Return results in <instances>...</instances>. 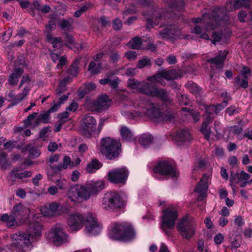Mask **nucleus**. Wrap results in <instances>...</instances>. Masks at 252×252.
Here are the masks:
<instances>
[{"label": "nucleus", "mask_w": 252, "mask_h": 252, "mask_svg": "<svg viewBox=\"0 0 252 252\" xmlns=\"http://www.w3.org/2000/svg\"><path fill=\"white\" fill-rule=\"evenodd\" d=\"M250 0H234L226 3L224 7L215 8L211 16L209 13L203 14L202 18H194L192 22L196 24L191 30L192 33L199 35L202 39H209L208 32L214 30L218 25L223 23L226 24L228 20L227 12L242 7H249Z\"/></svg>", "instance_id": "obj_1"}, {"label": "nucleus", "mask_w": 252, "mask_h": 252, "mask_svg": "<svg viewBox=\"0 0 252 252\" xmlns=\"http://www.w3.org/2000/svg\"><path fill=\"white\" fill-rule=\"evenodd\" d=\"M121 114L128 120L148 118L155 123L171 120L172 115L161 112L158 106L148 100L142 99L135 101L126 100L123 104Z\"/></svg>", "instance_id": "obj_2"}, {"label": "nucleus", "mask_w": 252, "mask_h": 252, "mask_svg": "<svg viewBox=\"0 0 252 252\" xmlns=\"http://www.w3.org/2000/svg\"><path fill=\"white\" fill-rule=\"evenodd\" d=\"M32 215L29 208L23 207L21 204H17V220L20 223L30 225V233L23 232L17 236V252H26L31 250L32 244L38 241L42 234V224L38 220L31 222L29 220Z\"/></svg>", "instance_id": "obj_3"}, {"label": "nucleus", "mask_w": 252, "mask_h": 252, "mask_svg": "<svg viewBox=\"0 0 252 252\" xmlns=\"http://www.w3.org/2000/svg\"><path fill=\"white\" fill-rule=\"evenodd\" d=\"M104 187V182L102 180L91 181L86 186L75 184L69 187L66 195L70 200L74 203L78 202L79 199L86 201Z\"/></svg>", "instance_id": "obj_4"}, {"label": "nucleus", "mask_w": 252, "mask_h": 252, "mask_svg": "<svg viewBox=\"0 0 252 252\" xmlns=\"http://www.w3.org/2000/svg\"><path fill=\"white\" fill-rule=\"evenodd\" d=\"M108 235L112 239L126 241L134 239L136 232L132 225L128 222L113 223L109 227Z\"/></svg>", "instance_id": "obj_5"}, {"label": "nucleus", "mask_w": 252, "mask_h": 252, "mask_svg": "<svg viewBox=\"0 0 252 252\" xmlns=\"http://www.w3.org/2000/svg\"><path fill=\"white\" fill-rule=\"evenodd\" d=\"M121 146L119 141L107 137L100 141L99 152L107 159L113 160L119 157Z\"/></svg>", "instance_id": "obj_6"}, {"label": "nucleus", "mask_w": 252, "mask_h": 252, "mask_svg": "<svg viewBox=\"0 0 252 252\" xmlns=\"http://www.w3.org/2000/svg\"><path fill=\"white\" fill-rule=\"evenodd\" d=\"M124 205V201L122 194L117 191H110L106 193L101 202V208L106 211L114 212L122 208Z\"/></svg>", "instance_id": "obj_7"}, {"label": "nucleus", "mask_w": 252, "mask_h": 252, "mask_svg": "<svg viewBox=\"0 0 252 252\" xmlns=\"http://www.w3.org/2000/svg\"><path fill=\"white\" fill-rule=\"evenodd\" d=\"M141 82L139 92L149 96L158 97L167 104L172 103L169 93L164 89H158L153 82Z\"/></svg>", "instance_id": "obj_8"}, {"label": "nucleus", "mask_w": 252, "mask_h": 252, "mask_svg": "<svg viewBox=\"0 0 252 252\" xmlns=\"http://www.w3.org/2000/svg\"><path fill=\"white\" fill-rule=\"evenodd\" d=\"M177 227L184 239L189 240L195 234V222L194 219L190 216H186L180 220Z\"/></svg>", "instance_id": "obj_9"}, {"label": "nucleus", "mask_w": 252, "mask_h": 252, "mask_svg": "<svg viewBox=\"0 0 252 252\" xmlns=\"http://www.w3.org/2000/svg\"><path fill=\"white\" fill-rule=\"evenodd\" d=\"M48 238L56 246H60L69 241L68 236L64 232L63 227L61 224H57L51 227Z\"/></svg>", "instance_id": "obj_10"}, {"label": "nucleus", "mask_w": 252, "mask_h": 252, "mask_svg": "<svg viewBox=\"0 0 252 252\" xmlns=\"http://www.w3.org/2000/svg\"><path fill=\"white\" fill-rule=\"evenodd\" d=\"M84 231L89 236H97L102 230V226L98 221L96 215L93 213H88L85 223Z\"/></svg>", "instance_id": "obj_11"}, {"label": "nucleus", "mask_w": 252, "mask_h": 252, "mask_svg": "<svg viewBox=\"0 0 252 252\" xmlns=\"http://www.w3.org/2000/svg\"><path fill=\"white\" fill-rule=\"evenodd\" d=\"M162 220L161 227L166 235L170 234V231L166 228L172 229L174 228L175 221L178 218L177 211L173 208H167L163 211Z\"/></svg>", "instance_id": "obj_12"}, {"label": "nucleus", "mask_w": 252, "mask_h": 252, "mask_svg": "<svg viewBox=\"0 0 252 252\" xmlns=\"http://www.w3.org/2000/svg\"><path fill=\"white\" fill-rule=\"evenodd\" d=\"M88 216V213L81 214L73 212L68 214L66 219V223L71 230L78 231L83 228Z\"/></svg>", "instance_id": "obj_13"}, {"label": "nucleus", "mask_w": 252, "mask_h": 252, "mask_svg": "<svg viewBox=\"0 0 252 252\" xmlns=\"http://www.w3.org/2000/svg\"><path fill=\"white\" fill-rule=\"evenodd\" d=\"M50 113L48 111L45 113L39 114L37 117V113H32L24 121V125L26 127L31 126L32 128H34L38 126L41 123L47 124L50 121Z\"/></svg>", "instance_id": "obj_14"}, {"label": "nucleus", "mask_w": 252, "mask_h": 252, "mask_svg": "<svg viewBox=\"0 0 252 252\" xmlns=\"http://www.w3.org/2000/svg\"><path fill=\"white\" fill-rule=\"evenodd\" d=\"M128 174L129 172L125 167L114 168L108 171V180L114 184H125Z\"/></svg>", "instance_id": "obj_15"}, {"label": "nucleus", "mask_w": 252, "mask_h": 252, "mask_svg": "<svg viewBox=\"0 0 252 252\" xmlns=\"http://www.w3.org/2000/svg\"><path fill=\"white\" fill-rule=\"evenodd\" d=\"M111 104L108 95L102 94L95 100L86 103L87 108L91 111L101 112L108 109Z\"/></svg>", "instance_id": "obj_16"}, {"label": "nucleus", "mask_w": 252, "mask_h": 252, "mask_svg": "<svg viewBox=\"0 0 252 252\" xmlns=\"http://www.w3.org/2000/svg\"><path fill=\"white\" fill-rule=\"evenodd\" d=\"M182 76L181 72L179 70L172 69L167 71H162L153 76L148 78L149 82L158 83L161 84L163 79L167 81L178 79Z\"/></svg>", "instance_id": "obj_17"}, {"label": "nucleus", "mask_w": 252, "mask_h": 252, "mask_svg": "<svg viewBox=\"0 0 252 252\" xmlns=\"http://www.w3.org/2000/svg\"><path fill=\"white\" fill-rule=\"evenodd\" d=\"M154 171L156 174L170 177H175L177 174L176 169L170 162L166 160L159 162L154 167Z\"/></svg>", "instance_id": "obj_18"}, {"label": "nucleus", "mask_w": 252, "mask_h": 252, "mask_svg": "<svg viewBox=\"0 0 252 252\" xmlns=\"http://www.w3.org/2000/svg\"><path fill=\"white\" fill-rule=\"evenodd\" d=\"M96 121L92 116L86 115L83 119L81 133L87 137H90L95 132Z\"/></svg>", "instance_id": "obj_19"}, {"label": "nucleus", "mask_w": 252, "mask_h": 252, "mask_svg": "<svg viewBox=\"0 0 252 252\" xmlns=\"http://www.w3.org/2000/svg\"><path fill=\"white\" fill-rule=\"evenodd\" d=\"M250 177V175L243 170L236 173L235 175L232 173L230 177V185L234 191L235 185H234V182L236 179L237 180V183H240L241 187H244L250 183L249 180Z\"/></svg>", "instance_id": "obj_20"}, {"label": "nucleus", "mask_w": 252, "mask_h": 252, "mask_svg": "<svg viewBox=\"0 0 252 252\" xmlns=\"http://www.w3.org/2000/svg\"><path fill=\"white\" fill-rule=\"evenodd\" d=\"M179 30L174 25H165L158 33V37L165 39H174L179 35Z\"/></svg>", "instance_id": "obj_21"}, {"label": "nucleus", "mask_w": 252, "mask_h": 252, "mask_svg": "<svg viewBox=\"0 0 252 252\" xmlns=\"http://www.w3.org/2000/svg\"><path fill=\"white\" fill-rule=\"evenodd\" d=\"M173 140L177 145L181 146L189 143L191 140V137L188 130H181L173 136Z\"/></svg>", "instance_id": "obj_22"}, {"label": "nucleus", "mask_w": 252, "mask_h": 252, "mask_svg": "<svg viewBox=\"0 0 252 252\" xmlns=\"http://www.w3.org/2000/svg\"><path fill=\"white\" fill-rule=\"evenodd\" d=\"M209 176L207 174L203 175L202 178L200 180V182L196 185L195 188V191L199 195L198 199L201 200L204 198L208 188V180Z\"/></svg>", "instance_id": "obj_23"}, {"label": "nucleus", "mask_w": 252, "mask_h": 252, "mask_svg": "<svg viewBox=\"0 0 252 252\" xmlns=\"http://www.w3.org/2000/svg\"><path fill=\"white\" fill-rule=\"evenodd\" d=\"M227 54L228 52L226 50L220 51L215 58L208 60V62L211 64V67L214 65L218 68H222Z\"/></svg>", "instance_id": "obj_24"}, {"label": "nucleus", "mask_w": 252, "mask_h": 252, "mask_svg": "<svg viewBox=\"0 0 252 252\" xmlns=\"http://www.w3.org/2000/svg\"><path fill=\"white\" fill-rule=\"evenodd\" d=\"M75 166L74 161H71L69 157L65 156L63 158V164L58 165H51V168L54 170L55 172H60L63 169H66L67 168H73Z\"/></svg>", "instance_id": "obj_25"}, {"label": "nucleus", "mask_w": 252, "mask_h": 252, "mask_svg": "<svg viewBox=\"0 0 252 252\" xmlns=\"http://www.w3.org/2000/svg\"><path fill=\"white\" fill-rule=\"evenodd\" d=\"M119 82L118 77L112 75H108L105 78L99 80L100 84L102 85L109 84L111 88L114 89L118 88Z\"/></svg>", "instance_id": "obj_26"}, {"label": "nucleus", "mask_w": 252, "mask_h": 252, "mask_svg": "<svg viewBox=\"0 0 252 252\" xmlns=\"http://www.w3.org/2000/svg\"><path fill=\"white\" fill-rule=\"evenodd\" d=\"M153 140V137L149 133H144L139 137L140 144L145 148L149 147L152 143Z\"/></svg>", "instance_id": "obj_27"}, {"label": "nucleus", "mask_w": 252, "mask_h": 252, "mask_svg": "<svg viewBox=\"0 0 252 252\" xmlns=\"http://www.w3.org/2000/svg\"><path fill=\"white\" fill-rule=\"evenodd\" d=\"M66 45L74 51H80L83 48L82 44H76L74 43L73 38L70 34H66Z\"/></svg>", "instance_id": "obj_28"}, {"label": "nucleus", "mask_w": 252, "mask_h": 252, "mask_svg": "<svg viewBox=\"0 0 252 252\" xmlns=\"http://www.w3.org/2000/svg\"><path fill=\"white\" fill-rule=\"evenodd\" d=\"M121 137L123 140L131 141L134 139L132 132L126 126L122 127L120 129Z\"/></svg>", "instance_id": "obj_29"}, {"label": "nucleus", "mask_w": 252, "mask_h": 252, "mask_svg": "<svg viewBox=\"0 0 252 252\" xmlns=\"http://www.w3.org/2000/svg\"><path fill=\"white\" fill-rule=\"evenodd\" d=\"M211 123H212L211 118H210L209 120H205L202 123L201 128V132L204 135L205 138L207 140L209 139L211 135V130L210 127L208 126L209 124Z\"/></svg>", "instance_id": "obj_30"}, {"label": "nucleus", "mask_w": 252, "mask_h": 252, "mask_svg": "<svg viewBox=\"0 0 252 252\" xmlns=\"http://www.w3.org/2000/svg\"><path fill=\"white\" fill-rule=\"evenodd\" d=\"M102 166V164L97 159H93L89 163L86 170L89 173H94Z\"/></svg>", "instance_id": "obj_31"}, {"label": "nucleus", "mask_w": 252, "mask_h": 252, "mask_svg": "<svg viewBox=\"0 0 252 252\" xmlns=\"http://www.w3.org/2000/svg\"><path fill=\"white\" fill-rule=\"evenodd\" d=\"M164 1L168 4L170 7L177 10H182L185 4L183 0H164Z\"/></svg>", "instance_id": "obj_32"}, {"label": "nucleus", "mask_w": 252, "mask_h": 252, "mask_svg": "<svg viewBox=\"0 0 252 252\" xmlns=\"http://www.w3.org/2000/svg\"><path fill=\"white\" fill-rule=\"evenodd\" d=\"M206 113L204 117L206 120H209L211 118V122L213 121V118L218 114L217 110L215 105H210L205 107Z\"/></svg>", "instance_id": "obj_33"}, {"label": "nucleus", "mask_w": 252, "mask_h": 252, "mask_svg": "<svg viewBox=\"0 0 252 252\" xmlns=\"http://www.w3.org/2000/svg\"><path fill=\"white\" fill-rule=\"evenodd\" d=\"M18 63V65L19 66H21V67L17 68V77L18 75H21L23 72V67H25L27 66L28 61L26 59V57L24 56H22L18 58L17 61V63Z\"/></svg>", "instance_id": "obj_34"}, {"label": "nucleus", "mask_w": 252, "mask_h": 252, "mask_svg": "<svg viewBox=\"0 0 252 252\" xmlns=\"http://www.w3.org/2000/svg\"><path fill=\"white\" fill-rule=\"evenodd\" d=\"M0 220L1 221L6 222V225L10 227L14 225L15 217L14 215H8L7 214H3L0 217Z\"/></svg>", "instance_id": "obj_35"}, {"label": "nucleus", "mask_w": 252, "mask_h": 252, "mask_svg": "<svg viewBox=\"0 0 252 252\" xmlns=\"http://www.w3.org/2000/svg\"><path fill=\"white\" fill-rule=\"evenodd\" d=\"M71 80V78L70 77H67L61 80L60 83L59 88L56 90V94L58 95H60L64 92L66 90L65 85L67 83H69Z\"/></svg>", "instance_id": "obj_36"}, {"label": "nucleus", "mask_w": 252, "mask_h": 252, "mask_svg": "<svg viewBox=\"0 0 252 252\" xmlns=\"http://www.w3.org/2000/svg\"><path fill=\"white\" fill-rule=\"evenodd\" d=\"M46 38L48 41H52L53 46L54 48H61L63 46L62 38L61 37H56L53 38L51 33H48L46 35Z\"/></svg>", "instance_id": "obj_37"}, {"label": "nucleus", "mask_w": 252, "mask_h": 252, "mask_svg": "<svg viewBox=\"0 0 252 252\" xmlns=\"http://www.w3.org/2000/svg\"><path fill=\"white\" fill-rule=\"evenodd\" d=\"M142 40L138 36L134 37L128 43V46L134 49H138L141 48Z\"/></svg>", "instance_id": "obj_38"}, {"label": "nucleus", "mask_w": 252, "mask_h": 252, "mask_svg": "<svg viewBox=\"0 0 252 252\" xmlns=\"http://www.w3.org/2000/svg\"><path fill=\"white\" fill-rule=\"evenodd\" d=\"M72 23L73 19L72 18L64 19L59 22V25L62 30H70L72 29Z\"/></svg>", "instance_id": "obj_39"}, {"label": "nucleus", "mask_w": 252, "mask_h": 252, "mask_svg": "<svg viewBox=\"0 0 252 252\" xmlns=\"http://www.w3.org/2000/svg\"><path fill=\"white\" fill-rule=\"evenodd\" d=\"M162 16L160 14H157L151 19H148L147 21V26L148 28H151L154 26H157L159 24V20H161Z\"/></svg>", "instance_id": "obj_40"}, {"label": "nucleus", "mask_w": 252, "mask_h": 252, "mask_svg": "<svg viewBox=\"0 0 252 252\" xmlns=\"http://www.w3.org/2000/svg\"><path fill=\"white\" fill-rule=\"evenodd\" d=\"M187 88L190 93L194 94H199L201 90L196 84L193 82H189L186 84Z\"/></svg>", "instance_id": "obj_41"}, {"label": "nucleus", "mask_w": 252, "mask_h": 252, "mask_svg": "<svg viewBox=\"0 0 252 252\" xmlns=\"http://www.w3.org/2000/svg\"><path fill=\"white\" fill-rule=\"evenodd\" d=\"M28 149L29 150L30 157L32 158H36L41 154V152L37 146H29Z\"/></svg>", "instance_id": "obj_42"}, {"label": "nucleus", "mask_w": 252, "mask_h": 252, "mask_svg": "<svg viewBox=\"0 0 252 252\" xmlns=\"http://www.w3.org/2000/svg\"><path fill=\"white\" fill-rule=\"evenodd\" d=\"M102 69L100 64L96 65L95 63L94 62H91L89 66V71L92 74H97Z\"/></svg>", "instance_id": "obj_43"}, {"label": "nucleus", "mask_w": 252, "mask_h": 252, "mask_svg": "<svg viewBox=\"0 0 252 252\" xmlns=\"http://www.w3.org/2000/svg\"><path fill=\"white\" fill-rule=\"evenodd\" d=\"M6 155L3 153L0 154V166L3 169H7L11 166V163L6 164Z\"/></svg>", "instance_id": "obj_44"}, {"label": "nucleus", "mask_w": 252, "mask_h": 252, "mask_svg": "<svg viewBox=\"0 0 252 252\" xmlns=\"http://www.w3.org/2000/svg\"><path fill=\"white\" fill-rule=\"evenodd\" d=\"M235 81L237 85H239L243 88H246L248 86L247 77H244V78L242 79L240 76H237L235 78Z\"/></svg>", "instance_id": "obj_45"}, {"label": "nucleus", "mask_w": 252, "mask_h": 252, "mask_svg": "<svg viewBox=\"0 0 252 252\" xmlns=\"http://www.w3.org/2000/svg\"><path fill=\"white\" fill-rule=\"evenodd\" d=\"M128 86L131 89H136L137 91H139V88L141 85V82H139L137 80L135 79H129L128 81Z\"/></svg>", "instance_id": "obj_46"}, {"label": "nucleus", "mask_w": 252, "mask_h": 252, "mask_svg": "<svg viewBox=\"0 0 252 252\" xmlns=\"http://www.w3.org/2000/svg\"><path fill=\"white\" fill-rule=\"evenodd\" d=\"M40 211L42 214L45 217H51L56 216L47 205L42 207Z\"/></svg>", "instance_id": "obj_47"}, {"label": "nucleus", "mask_w": 252, "mask_h": 252, "mask_svg": "<svg viewBox=\"0 0 252 252\" xmlns=\"http://www.w3.org/2000/svg\"><path fill=\"white\" fill-rule=\"evenodd\" d=\"M151 64L150 59L147 58H144L138 62L137 67L139 68H142L147 65H150Z\"/></svg>", "instance_id": "obj_48"}, {"label": "nucleus", "mask_w": 252, "mask_h": 252, "mask_svg": "<svg viewBox=\"0 0 252 252\" xmlns=\"http://www.w3.org/2000/svg\"><path fill=\"white\" fill-rule=\"evenodd\" d=\"M61 48H55V52H50V56L52 61L56 63V61L59 59L60 55L61 54L62 50L60 49Z\"/></svg>", "instance_id": "obj_49"}, {"label": "nucleus", "mask_w": 252, "mask_h": 252, "mask_svg": "<svg viewBox=\"0 0 252 252\" xmlns=\"http://www.w3.org/2000/svg\"><path fill=\"white\" fill-rule=\"evenodd\" d=\"M50 209L53 212V213L55 215H59V213H58V211L60 209V206L59 204L53 202L52 203L49 204V205H47Z\"/></svg>", "instance_id": "obj_50"}, {"label": "nucleus", "mask_w": 252, "mask_h": 252, "mask_svg": "<svg viewBox=\"0 0 252 252\" xmlns=\"http://www.w3.org/2000/svg\"><path fill=\"white\" fill-rule=\"evenodd\" d=\"M178 99L179 103L181 105H187L189 103V99L184 94H179L178 95Z\"/></svg>", "instance_id": "obj_51"}, {"label": "nucleus", "mask_w": 252, "mask_h": 252, "mask_svg": "<svg viewBox=\"0 0 252 252\" xmlns=\"http://www.w3.org/2000/svg\"><path fill=\"white\" fill-rule=\"evenodd\" d=\"M28 92V88L27 86L24 87L22 93H20L18 95V96L17 97V103L18 102L21 101V100L24 99L26 98Z\"/></svg>", "instance_id": "obj_52"}, {"label": "nucleus", "mask_w": 252, "mask_h": 252, "mask_svg": "<svg viewBox=\"0 0 252 252\" xmlns=\"http://www.w3.org/2000/svg\"><path fill=\"white\" fill-rule=\"evenodd\" d=\"M7 180L11 185H14L16 181V170L13 169L7 176Z\"/></svg>", "instance_id": "obj_53"}, {"label": "nucleus", "mask_w": 252, "mask_h": 252, "mask_svg": "<svg viewBox=\"0 0 252 252\" xmlns=\"http://www.w3.org/2000/svg\"><path fill=\"white\" fill-rule=\"evenodd\" d=\"M40 8H41V5H40L39 1L37 0H35L33 2L32 4H31L29 7V9L31 10L30 11V12L32 13L33 12V9H35L39 11V10L40 9ZM31 14L33 15V14L32 13H31Z\"/></svg>", "instance_id": "obj_54"}, {"label": "nucleus", "mask_w": 252, "mask_h": 252, "mask_svg": "<svg viewBox=\"0 0 252 252\" xmlns=\"http://www.w3.org/2000/svg\"><path fill=\"white\" fill-rule=\"evenodd\" d=\"M32 174V172L25 171L20 173H17V178H18L20 179H24L25 178L31 177Z\"/></svg>", "instance_id": "obj_55"}, {"label": "nucleus", "mask_w": 252, "mask_h": 252, "mask_svg": "<svg viewBox=\"0 0 252 252\" xmlns=\"http://www.w3.org/2000/svg\"><path fill=\"white\" fill-rule=\"evenodd\" d=\"M125 56L127 59L130 61L135 60L137 57V54L135 51H129L126 53Z\"/></svg>", "instance_id": "obj_56"}, {"label": "nucleus", "mask_w": 252, "mask_h": 252, "mask_svg": "<svg viewBox=\"0 0 252 252\" xmlns=\"http://www.w3.org/2000/svg\"><path fill=\"white\" fill-rule=\"evenodd\" d=\"M214 154L217 158H221L224 156L223 149L222 148L217 147L215 148Z\"/></svg>", "instance_id": "obj_57"}, {"label": "nucleus", "mask_w": 252, "mask_h": 252, "mask_svg": "<svg viewBox=\"0 0 252 252\" xmlns=\"http://www.w3.org/2000/svg\"><path fill=\"white\" fill-rule=\"evenodd\" d=\"M113 27L115 30H120L122 27V22L119 19H116L113 22Z\"/></svg>", "instance_id": "obj_58"}, {"label": "nucleus", "mask_w": 252, "mask_h": 252, "mask_svg": "<svg viewBox=\"0 0 252 252\" xmlns=\"http://www.w3.org/2000/svg\"><path fill=\"white\" fill-rule=\"evenodd\" d=\"M223 235L221 233H218L214 237V242L217 245L220 244L223 241Z\"/></svg>", "instance_id": "obj_59"}, {"label": "nucleus", "mask_w": 252, "mask_h": 252, "mask_svg": "<svg viewBox=\"0 0 252 252\" xmlns=\"http://www.w3.org/2000/svg\"><path fill=\"white\" fill-rule=\"evenodd\" d=\"M43 178V176L41 174L38 173L32 179V182L35 186H38L39 185V181L41 180Z\"/></svg>", "instance_id": "obj_60"}, {"label": "nucleus", "mask_w": 252, "mask_h": 252, "mask_svg": "<svg viewBox=\"0 0 252 252\" xmlns=\"http://www.w3.org/2000/svg\"><path fill=\"white\" fill-rule=\"evenodd\" d=\"M8 84L13 86L16 84V72L14 71L9 76L8 80Z\"/></svg>", "instance_id": "obj_61"}, {"label": "nucleus", "mask_w": 252, "mask_h": 252, "mask_svg": "<svg viewBox=\"0 0 252 252\" xmlns=\"http://www.w3.org/2000/svg\"><path fill=\"white\" fill-rule=\"evenodd\" d=\"M30 81V79L29 75H24L23 76L22 79L20 82V84L19 85V87H21L24 84H26L25 87L27 86L28 87L27 85L29 84Z\"/></svg>", "instance_id": "obj_62"}, {"label": "nucleus", "mask_w": 252, "mask_h": 252, "mask_svg": "<svg viewBox=\"0 0 252 252\" xmlns=\"http://www.w3.org/2000/svg\"><path fill=\"white\" fill-rule=\"evenodd\" d=\"M228 105L227 100H223L222 103L215 106L218 114Z\"/></svg>", "instance_id": "obj_63"}, {"label": "nucleus", "mask_w": 252, "mask_h": 252, "mask_svg": "<svg viewBox=\"0 0 252 252\" xmlns=\"http://www.w3.org/2000/svg\"><path fill=\"white\" fill-rule=\"evenodd\" d=\"M58 148V144L56 142H50L48 147V150L51 152H55Z\"/></svg>", "instance_id": "obj_64"}]
</instances>
